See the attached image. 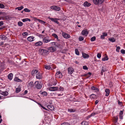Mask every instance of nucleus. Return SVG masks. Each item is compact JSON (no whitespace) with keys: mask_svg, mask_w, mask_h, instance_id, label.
Returning a JSON list of instances; mask_svg holds the SVG:
<instances>
[{"mask_svg":"<svg viewBox=\"0 0 125 125\" xmlns=\"http://www.w3.org/2000/svg\"><path fill=\"white\" fill-rule=\"evenodd\" d=\"M38 72V71L37 70L33 69L31 72V74L32 75H33L34 74L37 73Z\"/></svg>","mask_w":125,"mask_h":125,"instance_id":"nucleus-28","label":"nucleus"},{"mask_svg":"<svg viewBox=\"0 0 125 125\" xmlns=\"http://www.w3.org/2000/svg\"><path fill=\"white\" fill-rule=\"evenodd\" d=\"M105 92H106L105 96H108L110 94V91L109 89H106L105 90Z\"/></svg>","mask_w":125,"mask_h":125,"instance_id":"nucleus-22","label":"nucleus"},{"mask_svg":"<svg viewBox=\"0 0 125 125\" xmlns=\"http://www.w3.org/2000/svg\"><path fill=\"white\" fill-rule=\"evenodd\" d=\"M107 70L106 69V68L105 67H102L101 70L102 72H104L106 71H107Z\"/></svg>","mask_w":125,"mask_h":125,"instance_id":"nucleus-42","label":"nucleus"},{"mask_svg":"<svg viewBox=\"0 0 125 125\" xmlns=\"http://www.w3.org/2000/svg\"><path fill=\"white\" fill-rule=\"evenodd\" d=\"M79 40L80 41H83L84 39L81 36H80L78 38Z\"/></svg>","mask_w":125,"mask_h":125,"instance_id":"nucleus-48","label":"nucleus"},{"mask_svg":"<svg viewBox=\"0 0 125 125\" xmlns=\"http://www.w3.org/2000/svg\"><path fill=\"white\" fill-rule=\"evenodd\" d=\"M92 90H94L96 92H97L99 91V90L96 87L94 86H92L91 87Z\"/></svg>","mask_w":125,"mask_h":125,"instance_id":"nucleus-17","label":"nucleus"},{"mask_svg":"<svg viewBox=\"0 0 125 125\" xmlns=\"http://www.w3.org/2000/svg\"><path fill=\"white\" fill-rule=\"evenodd\" d=\"M52 36L54 37L56 39L57 41L60 40L58 38V36L55 33H53L52 34Z\"/></svg>","mask_w":125,"mask_h":125,"instance_id":"nucleus-29","label":"nucleus"},{"mask_svg":"<svg viewBox=\"0 0 125 125\" xmlns=\"http://www.w3.org/2000/svg\"><path fill=\"white\" fill-rule=\"evenodd\" d=\"M98 102L99 101L98 100H96L95 102V104H97L98 103Z\"/></svg>","mask_w":125,"mask_h":125,"instance_id":"nucleus-64","label":"nucleus"},{"mask_svg":"<svg viewBox=\"0 0 125 125\" xmlns=\"http://www.w3.org/2000/svg\"><path fill=\"white\" fill-rule=\"evenodd\" d=\"M5 7L4 5L3 4L0 3V8L4 9V8Z\"/></svg>","mask_w":125,"mask_h":125,"instance_id":"nucleus-50","label":"nucleus"},{"mask_svg":"<svg viewBox=\"0 0 125 125\" xmlns=\"http://www.w3.org/2000/svg\"><path fill=\"white\" fill-rule=\"evenodd\" d=\"M59 91H63L64 90V88L62 86H60L59 88Z\"/></svg>","mask_w":125,"mask_h":125,"instance_id":"nucleus-55","label":"nucleus"},{"mask_svg":"<svg viewBox=\"0 0 125 125\" xmlns=\"http://www.w3.org/2000/svg\"><path fill=\"white\" fill-rule=\"evenodd\" d=\"M121 52L122 54H125V50L124 49H122L121 50Z\"/></svg>","mask_w":125,"mask_h":125,"instance_id":"nucleus-57","label":"nucleus"},{"mask_svg":"<svg viewBox=\"0 0 125 125\" xmlns=\"http://www.w3.org/2000/svg\"><path fill=\"white\" fill-rule=\"evenodd\" d=\"M18 24L19 26H22L23 25V23L21 21H19L18 22Z\"/></svg>","mask_w":125,"mask_h":125,"instance_id":"nucleus-51","label":"nucleus"},{"mask_svg":"<svg viewBox=\"0 0 125 125\" xmlns=\"http://www.w3.org/2000/svg\"><path fill=\"white\" fill-rule=\"evenodd\" d=\"M76 110L74 109H68V111L70 112H74Z\"/></svg>","mask_w":125,"mask_h":125,"instance_id":"nucleus-34","label":"nucleus"},{"mask_svg":"<svg viewBox=\"0 0 125 125\" xmlns=\"http://www.w3.org/2000/svg\"><path fill=\"white\" fill-rule=\"evenodd\" d=\"M23 7L22 6H21L20 7H18L16 8V9H17L18 10H22L23 8Z\"/></svg>","mask_w":125,"mask_h":125,"instance_id":"nucleus-39","label":"nucleus"},{"mask_svg":"<svg viewBox=\"0 0 125 125\" xmlns=\"http://www.w3.org/2000/svg\"><path fill=\"white\" fill-rule=\"evenodd\" d=\"M61 125H71L69 123L66 122H65L63 123H62Z\"/></svg>","mask_w":125,"mask_h":125,"instance_id":"nucleus-47","label":"nucleus"},{"mask_svg":"<svg viewBox=\"0 0 125 125\" xmlns=\"http://www.w3.org/2000/svg\"><path fill=\"white\" fill-rule=\"evenodd\" d=\"M51 40L49 39V37L48 36L44 37L43 39V42L44 43H47L50 42Z\"/></svg>","mask_w":125,"mask_h":125,"instance_id":"nucleus-4","label":"nucleus"},{"mask_svg":"<svg viewBox=\"0 0 125 125\" xmlns=\"http://www.w3.org/2000/svg\"><path fill=\"white\" fill-rule=\"evenodd\" d=\"M34 85L38 89H41L42 87V84H40V82L37 81H36L35 82L34 84Z\"/></svg>","mask_w":125,"mask_h":125,"instance_id":"nucleus-2","label":"nucleus"},{"mask_svg":"<svg viewBox=\"0 0 125 125\" xmlns=\"http://www.w3.org/2000/svg\"><path fill=\"white\" fill-rule=\"evenodd\" d=\"M97 56L98 58H100L101 56V54L99 53H98L97 54Z\"/></svg>","mask_w":125,"mask_h":125,"instance_id":"nucleus-59","label":"nucleus"},{"mask_svg":"<svg viewBox=\"0 0 125 125\" xmlns=\"http://www.w3.org/2000/svg\"><path fill=\"white\" fill-rule=\"evenodd\" d=\"M55 76L56 78H61L62 77V75L60 71H58L56 72Z\"/></svg>","mask_w":125,"mask_h":125,"instance_id":"nucleus-6","label":"nucleus"},{"mask_svg":"<svg viewBox=\"0 0 125 125\" xmlns=\"http://www.w3.org/2000/svg\"><path fill=\"white\" fill-rule=\"evenodd\" d=\"M28 32H23V33H22V35L23 36H25V35L27 36L28 35Z\"/></svg>","mask_w":125,"mask_h":125,"instance_id":"nucleus-54","label":"nucleus"},{"mask_svg":"<svg viewBox=\"0 0 125 125\" xmlns=\"http://www.w3.org/2000/svg\"><path fill=\"white\" fill-rule=\"evenodd\" d=\"M50 8L51 9L56 11H59L60 10V7L55 6H51Z\"/></svg>","mask_w":125,"mask_h":125,"instance_id":"nucleus-8","label":"nucleus"},{"mask_svg":"<svg viewBox=\"0 0 125 125\" xmlns=\"http://www.w3.org/2000/svg\"><path fill=\"white\" fill-rule=\"evenodd\" d=\"M62 35L64 38L66 39H68L70 37V36L69 34L63 31L62 32Z\"/></svg>","mask_w":125,"mask_h":125,"instance_id":"nucleus-10","label":"nucleus"},{"mask_svg":"<svg viewBox=\"0 0 125 125\" xmlns=\"http://www.w3.org/2000/svg\"><path fill=\"white\" fill-rule=\"evenodd\" d=\"M48 90L51 91H59L58 88L57 87H52L48 88Z\"/></svg>","mask_w":125,"mask_h":125,"instance_id":"nucleus-5","label":"nucleus"},{"mask_svg":"<svg viewBox=\"0 0 125 125\" xmlns=\"http://www.w3.org/2000/svg\"><path fill=\"white\" fill-rule=\"evenodd\" d=\"M47 107L51 111L53 110L54 108V106L51 105H48Z\"/></svg>","mask_w":125,"mask_h":125,"instance_id":"nucleus-19","label":"nucleus"},{"mask_svg":"<svg viewBox=\"0 0 125 125\" xmlns=\"http://www.w3.org/2000/svg\"><path fill=\"white\" fill-rule=\"evenodd\" d=\"M48 51L47 50L43 49H40L39 50V54L41 55H45L48 53Z\"/></svg>","mask_w":125,"mask_h":125,"instance_id":"nucleus-1","label":"nucleus"},{"mask_svg":"<svg viewBox=\"0 0 125 125\" xmlns=\"http://www.w3.org/2000/svg\"><path fill=\"white\" fill-rule=\"evenodd\" d=\"M53 66L52 65H48L47 64H46L45 65V68L46 69L52 70L53 69L52 68V67Z\"/></svg>","mask_w":125,"mask_h":125,"instance_id":"nucleus-14","label":"nucleus"},{"mask_svg":"<svg viewBox=\"0 0 125 125\" xmlns=\"http://www.w3.org/2000/svg\"><path fill=\"white\" fill-rule=\"evenodd\" d=\"M104 1V0H93V3L96 5L101 4Z\"/></svg>","mask_w":125,"mask_h":125,"instance_id":"nucleus-3","label":"nucleus"},{"mask_svg":"<svg viewBox=\"0 0 125 125\" xmlns=\"http://www.w3.org/2000/svg\"><path fill=\"white\" fill-rule=\"evenodd\" d=\"M82 56L83 58H88L89 57V55L87 54H86L84 52L82 53Z\"/></svg>","mask_w":125,"mask_h":125,"instance_id":"nucleus-20","label":"nucleus"},{"mask_svg":"<svg viewBox=\"0 0 125 125\" xmlns=\"http://www.w3.org/2000/svg\"><path fill=\"white\" fill-rule=\"evenodd\" d=\"M109 40L112 42H114L115 41V39L114 38L112 37L108 39Z\"/></svg>","mask_w":125,"mask_h":125,"instance_id":"nucleus-31","label":"nucleus"},{"mask_svg":"<svg viewBox=\"0 0 125 125\" xmlns=\"http://www.w3.org/2000/svg\"><path fill=\"white\" fill-rule=\"evenodd\" d=\"M120 49V46H117L116 48V51L117 52H119V50Z\"/></svg>","mask_w":125,"mask_h":125,"instance_id":"nucleus-52","label":"nucleus"},{"mask_svg":"<svg viewBox=\"0 0 125 125\" xmlns=\"http://www.w3.org/2000/svg\"><path fill=\"white\" fill-rule=\"evenodd\" d=\"M23 10L26 12H29L30 11V10L29 9L27 8H26L24 9Z\"/></svg>","mask_w":125,"mask_h":125,"instance_id":"nucleus-45","label":"nucleus"},{"mask_svg":"<svg viewBox=\"0 0 125 125\" xmlns=\"http://www.w3.org/2000/svg\"><path fill=\"white\" fill-rule=\"evenodd\" d=\"M3 24V22L2 21H0V26H1Z\"/></svg>","mask_w":125,"mask_h":125,"instance_id":"nucleus-62","label":"nucleus"},{"mask_svg":"<svg viewBox=\"0 0 125 125\" xmlns=\"http://www.w3.org/2000/svg\"><path fill=\"white\" fill-rule=\"evenodd\" d=\"M21 90V87L20 85H19L18 88L16 89L15 91L17 93H18L20 92Z\"/></svg>","mask_w":125,"mask_h":125,"instance_id":"nucleus-26","label":"nucleus"},{"mask_svg":"<svg viewBox=\"0 0 125 125\" xmlns=\"http://www.w3.org/2000/svg\"><path fill=\"white\" fill-rule=\"evenodd\" d=\"M61 45L59 43H57L56 44V47L60 48V47H61Z\"/></svg>","mask_w":125,"mask_h":125,"instance_id":"nucleus-53","label":"nucleus"},{"mask_svg":"<svg viewBox=\"0 0 125 125\" xmlns=\"http://www.w3.org/2000/svg\"><path fill=\"white\" fill-rule=\"evenodd\" d=\"M33 83L32 82H31L29 83V85L30 86H31V87H32V86H33Z\"/></svg>","mask_w":125,"mask_h":125,"instance_id":"nucleus-56","label":"nucleus"},{"mask_svg":"<svg viewBox=\"0 0 125 125\" xmlns=\"http://www.w3.org/2000/svg\"><path fill=\"white\" fill-rule=\"evenodd\" d=\"M37 20H38V21L42 23H45V22L44 21H43L42 20L39 19H37Z\"/></svg>","mask_w":125,"mask_h":125,"instance_id":"nucleus-49","label":"nucleus"},{"mask_svg":"<svg viewBox=\"0 0 125 125\" xmlns=\"http://www.w3.org/2000/svg\"><path fill=\"white\" fill-rule=\"evenodd\" d=\"M13 74L12 73H10L8 75V78L10 80H11L13 78Z\"/></svg>","mask_w":125,"mask_h":125,"instance_id":"nucleus-24","label":"nucleus"},{"mask_svg":"<svg viewBox=\"0 0 125 125\" xmlns=\"http://www.w3.org/2000/svg\"><path fill=\"white\" fill-rule=\"evenodd\" d=\"M48 18L52 21L54 22L57 24H58L59 23V22L58 21V19L50 18L49 17H48Z\"/></svg>","mask_w":125,"mask_h":125,"instance_id":"nucleus-7","label":"nucleus"},{"mask_svg":"<svg viewBox=\"0 0 125 125\" xmlns=\"http://www.w3.org/2000/svg\"><path fill=\"white\" fill-rule=\"evenodd\" d=\"M48 50H49L50 52H53L56 51V48L54 47L51 46L48 48Z\"/></svg>","mask_w":125,"mask_h":125,"instance_id":"nucleus-12","label":"nucleus"},{"mask_svg":"<svg viewBox=\"0 0 125 125\" xmlns=\"http://www.w3.org/2000/svg\"><path fill=\"white\" fill-rule=\"evenodd\" d=\"M42 77V73L39 72L36 75V78L37 79H41Z\"/></svg>","mask_w":125,"mask_h":125,"instance_id":"nucleus-13","label":"nucleus"},{"mask_svg":"<svg viewBox=\"0 0 125 125\" xmlns=\"http://www.w3.org/2000/svg\"><path fill=\"white\" fill-rule=\"evenodd\" d=\"M40 93L43 96H46L47 95V93L46 92L44 91L43 92L40 91Z\"/></svg>","mask_w":125,"mask_h":125,"instance_id":"nucleus-27","label":"nucleus"},{"mask_svg":"<svg viewBox=\"0 0 125 125\" xmlns=\"http://www.w3.org/2000/svg\"><path fill=\"white\" fill-rule=\"evenodd\" d=\"M91 5L90 3L88 2V1H86L83 3V6L85 7H89Z\"/></svg>","mask_w":125,"mask_h":125,"instance_id":"nucleus-15","label":"nucleus"},{"mask_svg":"<svg viewBox=\"0 0 125 125\" xmlns=\"http://www.w3.org/2000/svg\"><path fill=\"white\" fill-rule=\"evenodd\" d=\"M8 61L9 63L10 64L13 65L14 64H15L14 62L13 61L10 60H8Z\"/></svg>","mask_w":125,"mask_h":125,"instance_id":"nucleus-33","label":"nucleus"},{"mask_svg":"<svg viewBox=\"0 0 125 125\" xmlns=\"http://www.w3.org/2000/svg\"><path fill=\"white\" fill-rule=\"evenodd\" d=\"M42 42L41 41H39L36 43L35 45L36 46H39L42 45Z\"/></svg>","mask_w":125,"mask_h":125,"instance_id":"nucleus-23","label":"nucleus"},{"mask_svg":"<svg viewBox=\"0 0 125 125\" xmlns=\"http://www.w3.org/2000/svg\"><path fill=\"white\" fill-rule=\"evenodd\" d=\"M22 21L23 22H24L27 21H31V19L29 18H27L23 19Z\"/></svg>","mask_w":125,"mask_h":125,"instance_id":"nucleus-36","label":"nucleus"},{"mask_svg":"<svg viewBox=\"0 0 125 125\" xmlns=\"http://www.w3.org/2000/svg\"><path fill=\"white\" fill-rule=\"evenodd\" d=\"M75 54L77 55H79V51H78V49H76L75 50Z\"/></svg>","mask_w":125,"mask_h":125,"instance_id":"nucleus-41","label":"nucleus"},{"mask_svg":"<svg viewBox=\"0 0 125 125\" xmlns=\"http://www.w3.org/2000/svg\"><path fill=\"white\" fill-rule=\"evenodd\" d=\"M108 59V58L107 56H105L104 57L102 58V60L103 61H105L107 60Z\"/></svg>","mask_w":125,"mask_h":125,"instance_id":"nucleus-35","label":"nucleus"},{"mask_svg":"<svg viewBox=\"0 0 125 125\" xmlns=\"http://www.w3.org/2000/svg\"><path fill=\"white\" fill-rule=\"evenodd\" d=\"M96 40V37L95 36H94L92 37L91 39V41L92 42L95 41Z\"/></svg>","mask_w":125,"mask_h":125,"instance_id":"nucleus-46","label":"nucleus"},{"mask_svg":"<svg viewBox=\"0 0 125 125\" xmlns=\"http://www.w3.org/2000/svg\"><path fill=\"white\" fill-rule=\"evenodd\" d=\"M91 74V73L90 72H89L88 73L85 74L84 75L85 76H87L88 77H90Z\"/></svg>","mask_w":125,"mask_h":125,"instance_id":"nucleus-37","label":"nucleus"},{"mask_svg":"<svg viewBox=\"0 0 125 125\" xmlns=\"http://www.w3.org/2000/svg\"><path fill=\"white\" fill-rule=\"evenodd\" d=\"M56 43L57 42H52L50 43V44H52L51 45L52 46H53V47H54V46L56 47Z\"/></svg>","mask_w":125,"mask_h":125,"instance_id":"nucleus-38","label":"nucleus"},{"mask_svg":"<svg viewBox=\"0 0 125 125\" xmlns=\"http://www.w3.org/2000/svg\"><path fill=\"white\" fill-rule=\"evenodd\" d=\"M123 112L121 111L119 113V116L120 119H123Z\"/></svg>","mask_w":125,"mask_h":125,"instance_id":"nucleus-25","label":"nucleus"},{"mask_svg":"<svg viewBox=\"0 0 125 125\" xmlns=\"http://www.w3.org/2000/svg\"><path fill=\"white\" fill-rule=\"evenodd\" d=\"M68 73L70 74H72L74 70L72 67H69L68 69Z\"/></svg>","mask_w":125,"mask_h":125,"instance_id":"nucleus-9","label":"nucleus"},{"mask_svg":"<svg viewBox=\"0 0 125 125\" xmlns=\"http://www.w3.org/2000/svg\"><path fill=\"white\" fill-rule=\"evenodd\" d=\"M103 34L101 36V39H104L105 38V36H107V34L106 32H104L102 33Z\"/></svg>","mask_w":125,"mask_h":125,"instance_id":"nucleus-21","label":"nucleus"},{"mask_svg":"<svg viewBox=\"0 0 125 125\" xmlns=\"http://www.w3.org/2000/svg\"><path fill=\"white\" fill-rule=\"evenodd\" d=\"M34 37L33 36L28 37L27 39V40L30 42L33 41L34 40Z\"/></svg>","mask_w":125,"mask_h":125,"instance_id":"nucleus-16","label":"nucleus"},{"mask_svg":"<svg viewBox=\"0 0 125 125\" xmlns=\"http://www.w3.org/2000/svg\"><path fill=\"white\" fill-rule=\"evenodd\" d=\"M14 81L15 82H22V80L19 79L18 78L16 77L14 79Z\"/></svg>","mask_w":125,"mask_h":125,"instance_id":"nucleus-30","label":"nucleus"},{"mask_svg":"<svg viewBox=\"0 0 125 125\" xmlns=\"http://www.w3.org/2000/svg\"><path fill=\"white\" fill-rule=\"evenodd\" d=\"M83 69L84 70H87L88 69V68L87 67V66L86 65H84L83 66Z\"/></svg>","mask_w":125,"mask_h":125,"instance_id":"nucleus-58","label":"nucleus"},{"mask_svg":"<svg viewBox=\"0 0 125 125\" xmlns=\"http://www.w3.org/2000/svg\"><path fill=\"white\" fill-rule=\"evenodd\" d=\"M5 19V18L4 17L0 16V20H4Z\"/></svg>","mask_w":125,"mask_h":125,"instance_id":"nucleus-61","label":"nucleus"},{"mask_svg":"<svg viewBox=\"0 0 125 125\" xmlns=\"http://www.w3.org/2000/svg\"><path fill=\"white\" fill-rule=\"evenodd\" d=\"M96 95L94 94H92L90 96V98L92 99H94L96 97Z\"/></svg>","mask_w":125,"mask_h":125,"instance_id":"nucleus-43","label":"nucleus"},{"mask_svg":"<svg viewBox=\"0 0 125 125\" xmlns=\"http://www.w3.org/2000/svg\"><path fill=\"white\" fill-rule=\"evenodd\" d=\"M0 94L4 96H7L8 94V92L7 91H2L1 90H0Z\"/></svg>","mask_w":125,"mask_h":125,"instance_id":"nucleus-18","label":"nucleus"},{"mask_svg":"<svg viewBox=\"0 0 125 125\" xmlns=\"http://www.w3.org/2000/svg\"><path fill=\"white\" fill-rule=\"evenodd\" d=\"M97 114V113H93L91 114V116H94L95 115Z\"/></svg>","mask_w":125,"mask_h":125,"instance_id":"nucleus-60","label":"nucleus"},{"mask_svg":"<svg viewBox=\"0 0 125 125\" xmlns=\"http://www.w3.org/2000/svg\"><path fill=\"white\" fill-rule=\"evenodd\" d=\"M87 29L83 30L82 32V34L84 36H86L88 34V32Z\"/></svg>","mask_w":125,"mask_h":125,"instance_id":"nucleus-11","label":"nucleus"},{"mask_svg":"<svg viewBox=\"0 0 125 125\" xmlns=\"http://www.w3.org/2000/svg\"><path fill=\"white\" fill-rule=\"evenodd\" d=\"M118 120V117L117 116L114 117L113 118V121L115 123H116L117 122Z\"/></svg>","mask_w":125,"mask_h":125,"instance_id":"nucleus-32","label":"nucleus"},{"mask_svg":"<svg viewBox=\"0 0 125 125\" xmlns=\"http://www.w3.org/2000/svg\"><path fill=\"white\" fill-rule=\"evenodd\" d=\"M81 124L82 125H87L88 123L85 121H83L81 123Z\"/></svg>","mask_w":125,"mask_h":125,"instance_id":"nucleus-44","label":"nucleus"},{"mask_svg":"<svg viewBox=\"0 0 125 125\" xmlns=\"http://www.w3.org/2000/svg\"><path fill=\"white\" fill-rule=\"evenodd\" d=\"M118 103L119 105H121L122 104V102H120L119 100H118Z\"/></svg>","mask_w":125,"mask_h":125,"instance_id":"nucleus-63","label":"nucleus"},{"mask_svg":"<svg viewBox=\"0 0 125 125\" xmlns=\"http://www.w3.org/2000/svg\"><path fill=\"white\" fill-rule=\"evenodd\" d=\"M1 38L2 39L5 40L6 39L7 37L4 35H2Z\"/></svg>","mask_w":125,"mask_h":125,"instance_id":"nucleus-40","label":"nucleus"}]
</instances>
